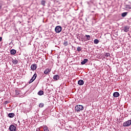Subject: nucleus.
<instances>
[{"instance_id": "obj_9", "label": "nucleus", "mask_w": 131, "mask_h": 131, "mask_svg": "<svg viewBox=\"0 0 131 131\" xmlns=\"http://www.w3.org/2000/svg\"><path fill=\"white\" fill-rule=\"evenodd\" d=\"M51 72V69H47L44 71V74H48Z\"/></svg>"}, {"instance_id": "obj_15", "label": "nucleus", "mask_w": 131, "mask_h": 131, "mask_svg": "<svg viewBox=\"0 0 131 131\" xmlns=\"http://www.w3.org/2000/svg\"><path fill=\"white\" fill-rule=\"evenodd\" d=\"M94 43H95V45H98V43H99V40L98 39H94Z\"/></svg>"}, {"instance_id": "obj_3", "label": "nucleus", "mask_w": 131, "mask_h": 131, "mask_svg": "<svg viewBox=\"0 0 131 131\" xmlns=\"http://www.w3.org/2000/svg\"><path fill=\"white\" fill-rule=\"evenodd\" d=\"M122 31H124V32H128L129 31V27L127 26H124V27H122Z\"/></svg>"}, {"instance_id": "obj_4", "label": "nucleus", "mask_w": 131, "mask_h": 131, "mask_svg": "<svg viewBox=\"0 0 131 131\" xmlns=\"http://www.w3.org/2000/svg\"><path fill=\"white\" fill-rule=\"evenodd\" d=\"M37 77V75L36 74V73H35L33 76V77L31 78V79L30 80L29 83H31V82H33V81L35 80V79Z\"/></svg>"}, {"instance_id": "obj_1", "label": "nucleus", "mask_w": 131, "mask_h": 131, "mask_svg": "<svg viewBox=\"0 0 131 131\" xmlns=\"http://www.w3.org/2000/svg\"><path fill=\"white\" fill-rule=\"evenodd\" d=\"M81 110H83V106L81 105H77L75 106V111L78 113Z\"/></svg>"}, {"instance_id": "obj_19", "label": "nucleus", "mask_w": 131, "mask_h": 131, "mask_svg": "<svg viewBox=\"0 0 131 131\" xmlns=\"http://www.w3.org/2000/svg\"><path fill=\"white\" fill-rule=\"evenodd\" d=\"M127 15V12H123L122 13V17H125Z\"/></svg>"}, {"instance_id": "obj_6", "label": "nucleus", "mask_w": 131, "mask_h": 131, "mask_svg": "<svg viewBox=\"0 0 131 131\" xmlns=\"http://www.w3.org/2000/svg\"><path fill=\"white\" fill-rule=\"evenodd\" d=\"M53 79L55 81H57V80H59V79H60V76H59V75H55L53 76Z\"/></svg>"}, {"instance_id": "obj_11", "label": "nucleus", "mask_w": 131, "mask_h": 131, "mask_svg": "<svg viewBox=\"0 0 131 131\" xmlns=\"http://www.w3.org/2000/svg\"><path fill=\"white\" fill-rule=\"evenodd\" d=\"M119 96H120V94H119V93L118 92H115L113 94V96L115 97V98H117L119 97Z\"/></svg>"}, {"instance_id": "obj_8", "label": "nucleus", "mask_w": 131, "mask_h": 131, "mask_svg": "<svg viewBox=\"0 0 131 131\" xmlns=\"http://www.w3.org/2000/svg\"><path fill=\"white\" fill-rule=\"evenodd\" d=\"M84 84V81H83V80H79L78 81V84H79V85H83Z\"/></svg>"}, {"instance_id": "obj_17", "label": "nucleus", "mask_w": 131, "mask_h": 131, "mask_svg": "<svg viewBox=\"0 0 131 131\" xmlns=\"http://www.w3.org/2000/svg\"><path fill=\"white\" fill-rule=\"evenodd\" d=\"M85 36L87 38L88 40L91 39V36L90 35H85Z\"/></svg>"}, {"instance_id": "obj_13", "label": "nucleus", "mask_w": 131, "mask_h": 131, "mask_svg": "<svg viewBox=\"0 0 131 131\" xmlns=\"http://www.w3.org/2000/svg\"><path fill=\"white\" fill-rule=\"evenodd\" d=\"M14 116H15V114H14V113L8 114V117H9L10 118H13V117H14Z\"/></svg>"}, {"instance_id": "obj_18", "label": "nucleus", "mask_w": 131, "mask_h": 131, "mask_svg": "<svg viewBox=\"0 0 131 131\" xmlns=\"http://www.w3.org/2000/svg\"><path fill=\"white\" fill-rule=\"evenodd\" d=\"M43 106H45V104L43 103H40L39 104V107L40 108H42V107H43Z\"/></svg>"}, {"instance_id": "obj_28", "label": "nucleus", "mask_w": 131, "mask_h": 131, "mask_svg": "<svg viewBox=\"0 0 131 131\" xmlns=\"http://www.w3.org/2000/svg\"><path fill=\"white\" fill-rule=\"evenodd\" d=\"M3 40V37H0V41H2Z\"/></svg>"}, {"instance_id": "obj_29", "label": "nucleus", "mask_w": 131, "mask_h": 131, "mask_svg": "<svg viewBox=\"0 0 131 131\" xmlns=\"http://www.w3.org/2000/svg\"><path fill=\"white\" fill-rule=\"evenodd\" d=\"M19 123H20V121H18Z\"/></svg>"}, {"instance_id": "obj_14", "label": "nucleus", "mask_w": 131, "mask_h": 131, "mask_svg": "<svg viewBox=\"0 0 131 131\" xmlns=\"http://www.w3.org/2000/svg\"><path fill=\"white\" fill-rule=\"evenodd\" d=\"M18 60L15 59H12V63L13 64H14L15 65H16V64H18Z\"/></svg>"}, {"instance_id": "obj_23", "label": "nucleus", "mask_w": 131, "mask_h": 131, "mask_svg": "<svg viewBox=\"0 0 131 131\" xmlns=\"http://www.w3.org/2000/svg\"><path fill=\"white\" fill-rule=\"evenodd\" d=\"M41 5H42V6H45V5H46V1H42L41 2Z\"/></svg>"}, {"instance_id": "obj_24", "label": "nucleus", "mask_w": 131, "mask_h": 131, "mask_svg": "<svg viewBox=\"0 0 131 131\" xmlns=\"http://www.w3.org/2000/svg\"><path fill=\"white\" fill-rule=\"evenodd\" d=\"M77 51H78V52H80V51H81V48L80 47H78Z\"/></svg>"}, {"instance_id": "obj_10", "label": "nucleus", "mask_w": 131, "mask_h": 131, "mask_svg": "<svg viewBox=\"0 0 131 131\" xmlns=\"http://www.w3.org/2000/svg\"><path fill=\"white\" fill-rule=\"evenodd\" d=\"M88 61H89V59L86 58L84 59V60L81 62V65H84V64H85V63H86Z\"/></svg>"}, {"instance_id": "obj_20", "label": "nucleus", "mask_w": 131, "mask_h": 131, "mask_svg": "<svg viewBox=\"0 0 131 131\" xmlns=\"http://www.w3.org/2000/svg\"><path fill=\"white\" fill-rule=\"evenodd\" d=\"M105 57H108L109 56H110V53H106L104 54Z\"/></svg>"}, {"instance_id": "obj_7", "label": "nucleus", "mask_w": 131, "mask_h": 131, "mask_svg": "<svg viewBox=\"0 0 131 131\" xmlns=\"http://www.w3.org/2000/svg\"><path fill=\"white\" fill-rule=\"evenodd\" d=\"M36 68H37V67L36 64H33L31 66V69L33 71L36 70Z\"/></svg>"}, {"instance_id": "obj_21", "label": "nucleus", "mask_w": 131, "mask_h": 131, "mask_svg": "<svg viewBox=\"0 0 131 131\" xmlns=\"http://www.w3.org/2000/svg\"><path fill=\"white\" fill-rule=\"evenodd\" d=\"M44 131H49V128L47 126H44L43 127Z\"/></svg>"}, {"instance_id": "obj_5", "label": "nucleus", "mask_w": 131, "mask_h": 131, "mask_svg": "<svg viewBox=\"0 0 131 131\" xmlns=\"http://www.w3.org/2000/svg\"><path fill=\"white\" fill-rule=\"evenodd\" d=\"M9 130L10 131H16L17 130V128L14 125H10L9 128Z\"/></svg>"}, {"instance_id": "obj_12", "label": "nucleus", "mask_w": 131, "mask_h": 131, "mask_svg": "<svg viewBox=\"0 0 131 131\" xmlns=\"http://www.w3.org/2000/svg\"><path fill=\"white\" fill-rule=\"evenodd\" d=\"M17 53V51H16L15 49H12L10 50V53L11 55H15Z\"/></svg>"}, {"instance_id": "obj_27", "label": "nucleus", "mask_w": 131, "mask_h": 131, "mask_svg": "<svg viewBox=\"0 0 131 131\" xmlns=\"http://www.w3.org/2000/svg\"><path fill=\"white\" fill-rule=\"evenodd\" d=\"M9 103H10V102H9V101H5V104L7 105V104H9Z\"/></svg>"}, {"instance_id": "obj_2", "label": "nucleus", "mask_w": 131, "mask_h": 131, "mask_svg": "<svg viewBox=\"0 0 131 131\" xmlns=\"http://www.w3.org/2000/svg\"><path fill=\"white\" fill-rule=\"evenodd\" d=\"M55 31L56 33H60L61 31H62V27L60 26H57L55 28Z\"/></svg>"}, {"instance_id": "obj_22", "label": "nucleus", "mask_w": 131, "mask_h": 131, "mask_svg": "<svg viewBox=\"0 0 131 131\" xmlns=\"http://www.w3.org/2000/svg\"><path fill=\"white\" fill-rule=\"evenodd\" d=\"M63 45L65 46L66 47L67 46H68V42H67V41H64L63 42Z\"/></svg>"}, {"instance_id": "obj_16", "label": "nucleus", "mask_w": 131, "mask_h": 131, "mask_svg": "<svg viewBox=\"0 0 131 131\" xmlns=\"http://www.w3.org/2000/svg\"><path fill=\"white\" fill-rule=\"evenodd\" d=\"M38 95H39V96H42V95H43V91H40L38 92Z\"/></svg>"}, {"instance_id": "obj_25", "label": "nucleus", "mask_w": 131, "mask_h": 131, "mask_svg": "<svg viewBox=\"0 0 131 131\" xmlns=\"http://www.w3.org/2000/svg\"><path fill=\"white\" fill-rule=\"evenodd\" d=\"M15 95H19V91L18 90H15Z\"/></svg>"}, {"instance_id": "obj_26", "label": "nucleus", "mask_w": 131, "mask_h": 131, "mask_svg": "<svg viewBox=\"0 0 131 131\" xmlns=\"http://www.w3.org/2000/svg\"><path fill=\"white\" fill-rule=\"evenodd\" d=\"M3 8V4L2 3H0V11L2 10Z\"/></svg>"}]
</instances>
